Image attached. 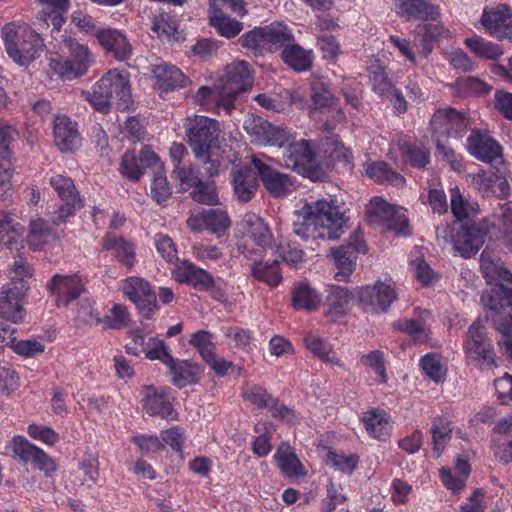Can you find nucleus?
<instances>
[{
  "label": "nucleus",
  "mask_w": 512,
  "mask_h": 512,
  "mask_svg": "<svg viewBox=\"0 0 512 512\" xmlns=\"http://www.w3.org/2000/svg\"><path fill=\"white\" fill-rule=\"evenodd\" d=\"M166 366L169 368L170 374L172 375V383L179 388L197 382L200 372V368L197 364L186 360L179 361L173 358V363L167 364Z\"/></svg>",
  "instance_id": "37"
},
{
  "label": "nucleus",
  "mask_w": 512,
  "mask_h": 512,
  "mask_svg": "<svg viewBox=\"0 0 512 512\" xmlns=\"http://www.w3.org/2000/svg\"><path fill=\"white\" fill-rule=\"evenodd\" d=\"M244 129L251 135L252 140L259 144L284 147L289 135L285 129L273 126L259 116H249L244 121Z\"/></svg>",
  "instance_id": "15"
},
{
  "label": "nucleus",
  "mask_w": 512,
  "mask_h": 512,
  "mask_svg": "<svg viewBox=\"0 0 512 512\" xmlns=\"http://www.w3.org/2000/svg\"><path fill=\"white\" fill-rule=\"evenodd\" d=\"M327 461L341 472L352 473L358 465L359 458L353 454L345 455L343 453L329 451L327 453Z\"/></svg>",
  "instance_id": "62"
},
{
  "label": "nucleus",
  "mask_w": 512,
  "mask_h": 512,
  "mask_svg": "<svg viewBox=\"0 0 512 512\" xmlns=\"http://www.w3.org/2000/svg\"><path fill=\"white\" fill-rule=\"evenodd\" d=\"M347 223L334 201L318 200L294 212L293 232L304 240H337Z\"/></svg>",
  "instance_id": "1"
},
{
  "label": "nucleus",
  "mask_w": 512,
  "mask_h": 512,
  "mask_svg": "<svg viewBox=\"0 0 512 512\" xmlns=\"http://www.w3.org/2000/svg\"><path fill=\"white\" fill-rule=\"evenodd\" d=\"M485 320L502 335L499 345L503 354L512 360V289L498 285L482 296Z\"/></svg>",
  "instance_id": "3"
},
{
  "label": "nucleus",
  "mask_w": 512,
  "mask_h": 512,
  "mask_svg": "<svg viewBox=\"0 0 512 512\" xmlns=\"http://www.w3.org/2000/svg\"><path fill=\"white\" fill-rule=\"evenodd\" d=\"M176 280L190 284L199 291H208L214 286V278L211 274L188 261H183L178 267Z\"/></svg>",
  "instance_id": "30"
},
{
  "label": "nucleus",
  "mask_w": 512,
  "mask_h": 512,
  "mask_svg": "<svg viewBox=\"0 0 512 512\" xmlns=\"http://www.w3.org/2000/svg\"><path fill=\"white\" fill-rule=\"evenodd\" d=\"M481 272L488 284L494 283L493 287L484 291L481 297L493 291L498 285L508 286L512 289V273L504 266L499 255L490 248H485L480 256Z\"/></svg>",
  "instance_id": "17"
},
{
  "label": "nucleus",
  "mask_w": 512,
  "mask_h": 512,
  "mask_svg": "<svg viewBox=\"0 0 512 512\" xmlns=\"http://www.w3.org/2000/svg\"><path fill=\"white\" fill-rule=\"evenodd\" d=\"M53 237V228L46 220L36 219L30 222L28 244L33 250L41 249Z\"/></svg>",
  "instance_id": "47"
},
{
  "label": "nucleus",
  "mask_w": 512,
  "mask_h": 512,
  "mask_svg": "<svg viewBox=\"0 0 512 512\" xmlns=\"http://www.w3.org/2000/svg\"><path fill=\"white\" fill-rule=\"evenodd\" d=\"M395 12L407 21L432 20L440 16L439 7L425 0H393Z\"/></svg>",
  "instance_id": "25"
},
{
  "label": "nucleus",
  "mask_w": 512,
  "mask_h": 512,
  "mask_svg": "<svg viewBox=\"0 0 512 512\" xmlns=\"http://www.w3.org/2000/svg\"><path fill=\"white\" fill-rule=\"evenodd\" d=\"M129 314L127 308L123 305H115L110 310V314L103 318H96V324H103L106 329H122L129 323Z\"/></svg>",
  "instance_id": "54"
},
{
  "label": "nucleus",
  "mask_w": 512,
  "mask_h": 512,
  "mask_svg": "<svg viewBox=\"0 0 512 512\" xmlns=\"http://www.w3.org/2000/svg\"><path fill=\"white\" fill-rule=\"evenodd\" d=\"M143 408L150 416H159L165 420H176L178 413L173 407V397L165 390L155 386H144L141 390Z\"/></svg>",
  "instance_id": "16"
},
{
  "label": "nucleus",
  "mask_w": 512,
  "mask_h": 512,
  "mask_svg": "<svg viewBox=\"0 0 512 512\" xmlns=\"http://www.w3.org/2000/svg\"><path fill=\"white\" fill-rule=\"evenodd\" d=\"M123 291L130 300H136L154 292L147 281L137 277L128 278L125 281Z\"/></svg>",
  "instance_id": "63"
},
{
  "label": "nucleus",
  "mask_w": 512,
  "mask_h": 512,
  "mask_svg": "<svg viewBox=\"0 0 512 512\" xmlns=\"http://www.w3.org/2000/svg\"><path fill=\"white\" fill-rule=\"evenodd\" d=\"M8 342L11 343L14 352L26 357H34L44 351V345L41 342L32 339L16 341L13 332L9 334Z\"/></svg>",
  "instance_id": "60"
},
{
  "label": "nucleus",
  "mask_w": 512,
  "mask_h": 512,
  "mask_svg": "<svg viewBox=\"0 0 512 512\" xmlns=\"http://www.w3.org/2000/svg\"><path fill=\"white\" fill-rule=\"evenodd\" d=\"M151 197L158 203L163 204L172 195L171 188L168 184L165 170H160L159 173H155L152 176L150 185Z\"/></svg>",
  "instance_id": "56"
},
{
  "label": "nucleus",
  "mask_w": 512,
  "mask_h": 512,
  "mask_svg": "<svg viewBox=\"0 0 512 512\" xmlns=\"http://www.w3.org/2000/svg\"><path fill=\"white\" fill-rule=\"evenodd\" d=\"M184 128L187 144L198 165H202L201 175L216 176L219 173L220 162L214 158V149L219 147V123L206 116L194 115L185 120Z\"/></svg>",
  "instance_id": "2"
},
{
  "label": "nucleus",
  "mask_w": 512,
  "mask_h": 512,
  "mask_svg": "<svg viewBox=\"0 0 512 512\" xmlns=\"http://www.w3.org/2000/svg\"><path fill=\"white\" fill-rule=\"evenodd\" d=\"M1 38L9 58L19 66L30 65L45 48L42 37L26 24H5L1 29Z\"/></svg>",
  "instance_id": "4"
},
{
  "label": "nucleus",
  "mask_w": 512,
  "mask_h": 512,
  "mask_svg": "<svg viewBox=\"0 0 512 512\" xmlns=\"http://www.w3.org/2000/svg\"><path fill=\"white\" fill-rule=\"evenodd\" d=\"M245 234L261 249L271 248L273 235L265 221L255 215L248 214L244 218Z\"/></svg>",
  "instance_id": "33"
},
{
  "label": "nucleus",
  "mask_w": 512,
  "mask_h": 512,
  "mask_svg": "<svg viewBox=\"0 0 512 512\" xmlns=\"http://www.w3.org/2000/svg\"><path fill=\"white\" fill-rule=\"evenodd\" d=\"M366 430L374 438L385 441L390 436L391 425L386 418L385 412L371 411L363 417Z\"/></svg>",
  "instance_id": "44"
},
{
  "label": "nucleus",
  "mask_w": 512,
  "mask_h": 512,
  "mask_svg": "<svg viewBox=\"0 0 512 512\" xmlns=\"http://www.w3.org/2000/svg\"><path fill=\"white\" fill-rule=\"evenodd\" d=\"M18 134L13 126L0 124V161L11 160L13 155L11 144L16 140Z\"/></svg>",
  "instance_id": "61"
},
{
  "label": "nucleus",
  "mask_w": 512,
  "mask_h": 512,
  "mask_svg": "<svg viewBox=\"0 0 512 512\" xmlns=\"http://www.w3.org/2000/svg\"><path fill=\"white\" fill-rule=\"evenodd\" d=\"M221 81V87L224 90L223 108L229 112L233 107L236 96L252 87L253 78L249 65L244 61L228 64Z\"/></svg>",
  "instance_id": "9"
},
{
  "label": "nucleus",
  "mask_w": 512,
  "mask_h": 512,
  "mask_svg": "<svg viewBox=\"0 0 512 512\" xmlns=\"http://www.w3.org/2000/svg\"><path fill=\"white\" fill-rule=\"evenodd\" d=\"M465 352L467 357L481 369H490L496 366V354L492 341L487 336L486 327L480 319L473 322L468 329Z\"/></svg>",
  "instance_id": "7"
},
{
  "label": "nucleus",
  "mask_w": 512,
  "mask_h": 512,
  "mask_svg": "<svg viewBox=\"0 0 512 512\" xmlns=\"http://www.w3.org/2000/svg\"><path fill=\"white\" fill-rule=\"evenodd\" d=\"M279 259H274L271 263L269 262H254L251 265L252 276L267 284L268 286L275 288L282 281V275L278 268Z\"/></svg>",
  "instance_id": "42"
},
{
  "label": "nucleus",
  "mask_w": 512,
  "mask_h": 512,
  "mask_svg": "<svg viewBox=\"0 0 512 512\" xmlns=\"http://www.w3.org/2000/svg\"><path fill=\"white\" fill-rule=\"evenodd\" d=\"M433 438V450L436 456L439 457L445 445L451 439L452 427L449 422H444L441 418H436L433 421L431 428Z\"/></svg>",
  "instance_id": "53"
},
{
  "label": "nucleus",
  "mask_w": 512,
  "mask_h": 512,
  "mask_svg": "<svg viewBox=\"0 0 512 512\" xmlns=\"http://www.w3.org/2000/svg\"><path fill=\"white\" fill-rule=\"evenodd\" d=\"M54 142L62 153L74 152L80 145L77 124L66 116L54 120Z\"/></svg>",
  "instance_id": "26"
},
{
  "label": "nucleus",
  "mask_w": 512,
  "mask_h": 512,
  "mask_svg": "<svg viewBox=\"0 0 512 512\" xmlns=\"http://www.w3.org/2000/svg\"><path fill=\"white\" fill-rule=\"evenodd\" d=\"M280 470L289 477L303 476L306 472L293 448L286 442L281 443L274 456Z\"/></svg>",
  "instance_id": "36"
},
{
  "label": "nucleus",
  "mask_w": 512,
  "mask_h": 512,
  "mask_svg": "<svg viewBox=\"0 0 512 512\" xmlns=\"http://www.w3.org/2000/svg\"><path fill=\"white\" fill-rule=\"evenodd\" d=\"M465 44L475 55L481 58L496 60L503 54V50L499 45L488 42L478 36L465 39Z\"/></svg>",
  "instance_id": "50"
},
{
  "label": "nucleus",
  "mask_w": 512,
  "mask_h": 512,
  "mask_svg": "<svg viewBox=\"0 0 512 512\" xmlns=\"http://www.w3.org/2000/svg\"><path fill=\"white\" fill-rule=\"evenodd\" d=\"M264 29L265 26L258 27L243 34L239 39L241 45L244 48L253 51L255 55L262 53V51L267 47Z\"/></svg>",
  "instance_id": "58"
},
{
  "label": "nucleus",
  "mask_w": 512,
  "mask_h": 512,
  "mask_svg": "<svg viewBox=\"0 0 512 512\" xmlns=\"http://www.w3.org/2000/svg\"><path fill=\"white\" fill-rule=\"evenodd\" d=\"M96 38L99 44L109 52H112L118 60H126L132 53V48L127 38L117 29L106 28L98 30Z\"/></svg>",
  "instance_id": "28"
},
{
  "label": "nucleus",
  "mask_w": 512,
  "mask_h": 512,
  "mask_svg": "<svg viewBox=\"0 0 512 512\" xmlns=\"http://www.w3.org/2000/svg\"><path fill=\"white\" fill-rule=\"evenodd\" d=\"M287 147L283 153V161L287 168L292 169L300 175L312 177L316 172V154L307 140L286 143Z\"/></svg>",
  "instance_id": "14"
},
{
  "label": "nucleus",
  "mask_w": 512,
  "mask_h": 512,
  "mask_svg": "<svg viewBox=\"0 0 512 512\" xmlns=\"http://www.w3.org/2000/svg\"><path fill=\"white\" fill-rule=\"evenodd\" d=\"M143 351H145L146 358L150 360H159L164 365L173 363V357L167 351L163 340L155 337L150 338L146 344V348H143Z\"/></svg>",
  "instance_id": "59"
},
{
  "label": "nucleus",
  "mask_w": 512,
  "mask_h": 512,
  "mask_svg": "<svg viewBox=\"0 0 512 512\" xmlns=\"http://www.w3.org/2000/svg\"><path fill=\"white\" fill-rule=\"evenodd\" d=\"M331 252L338 270L335 273V279L346 281L355 269L358 254L366 252V244L362 239L356 237L354 242L341 245L332 249Z\"/></svg>",
  "instance_id": "20"
},
{
  "label": "nucleus",
  "mask_w": 512,
  "mask_h": 512,
  "mask_svg": "<svg viewBox=\"0 0 512 512\" xmlns=\"http://www.w3.org/2000/svg\"><path fill=\"white\" fill-rule=\"evenodd\" d=\"M283 62L296 72L310 70L313 63V54L311 50H306L295 40L281 51Z\"/></svg>",
  "instance_id": "35"
},
{
  "label": "nucleus",
  "mask_w": 512,
  "mask_h": 512,
  "mask_svg": "<svg viewBox=\"0 0 512 512\" xmlns=\"http://www.w3.org/2000/svg\"><path fill=\"white\" fill-rule=\"evenodd\" d=\"M320 302L319 295L308 284L300 283L292 290V306L294 309L313 311L318 308Z\"/></svg>",
  "instance_id": "43"
},
{
  "label": "nucleus",
  "mask_w": 512,
  "mask_h": 512,
  "mask_svg": "<svg viewBox=\"0 0 512 512\" xmlns=\"http://www.w3.org/2000/svg\"><path fill=\"white\" fill-rule=\"evenodd\" d=\"M49 184L63 202L58 210L54 212L52 218L55 225H60L64 223L67 218L74 215L76 210L83 207V201L80 198L74 181L70 177L56 174L51 176Z\"/></svg>",
  "instance_id": "8"
},
{
  "label": "nucleus",
  "mask_w": 512,
  "mask_h": 512,
  "mask_svg": "<svg viewBox=\"0 0 512 512\" xmlns=\"http://www.w3.org/2000/svg\"><path fill=\"white\" fill-rule=\"evenodd\" d=\"M103 249L113 251L115 258L126 268L131 269L135 264V246L121 236L106 234L103 238Z\"/></svg>",
  "instance_id": "32"
},
{
  "label": "nucleus",
  "mask_w": 512,
  "mask_h": 512,
  "mask_svg": "<svg viewBox=\"0 0 512 512\" xmlns=\"http://www.w3.org/2000/svg\"><path fill=\"white\" fill-rule=\"evenodd\" d=\"M481 23L490 35L498 39L512 36V10L507 5L484 9Z\"/></svg>",
  "instance_id": "22"
},
{
  "label": "nucleus",
  "mask_w": 512,
  "mask_h": 512,
  "mask_svg": "<svg viewBox=\"0 0 512 512\" xmlns=\"http://www.w3.org/2000/svg\"><path fill=\"white\" fill-rule=\"evenodd\" d=\"M311 99L318 108H326L334 105L335 96L330 89V84L324 78H314L311 82Z\"/></svg>",
  "instance_id": "49"
},
{
  "label": "nucleus",
  "mask_w": 512,
  "mask_h": 512,
  "mask_svg": "<svg viewBox=\"0 0 512 512\" xmlns=\"http://www.w3.org/2000/svg\"><path fill=\"white\" fill-rule=\"evenodd\" d=\"M420 365L424 373L436 383L445 380L447 369L441 364L437 354L429 353L423 356Z\"/></svg>",
  "instance_id": "55"
},
{
  "label": "nucleus",
  "mask_w": 512,
  "mask_h": 512,
  "mask_svg": "<svg viewBox=\"0 0 512 512\" xmlns=\"http://www.w3.org/2000/svg\"><path fill=\"white\" fill-rule=\"evenodd\" d=\"M243 397L258 406L267 408L275 404V398L260 386H253L243 393Z\"/></svg>",
  "instance_id": "64"
},
{
  "label": "nucleus",
  "mask_w": 512,
  "mask_h": 512,
  "mask_svg": "<svg viewBox=\"0 0 512 512\" xmlns=\"http://www.w3.org/2000/svg\"><path fill=\"white\" fill-rule=\"evenodd\" d=\"M209 21L210 25L226 38L237 36L243 29L241 22L226 16L223 11H212V14H209Z\"/></svg>",
  "instance_id": "46"
},
{
  "label": "nucleus",
  "mask_w": 512,
  "mask_h": 512,
  "mask_svg": "<svg viewBox=\"0 0 512 512\" xmlns=\"http://www.w3.org/2000/svg\"><path fill=\"white\" fill-rule=\"evenodd\" d=\"M487 229L477 222L462 224L454 238L455 250L465 258L475 255L483 246Z\"/></svg>",
  "instance_id": "18"
},
{
  "label": "nucleus",
  "mask_w": 512,
  "mask_h": 512,
  "mask_svg": "<svg viewBox=\"0 0 512 512\" xmlns=\"http://www.w3.org/2000/svg\"><path fill=\"white\" fill-rule=\"evenodd\" d=\"M469 152L477 159L492 164L501 159V147L498 143L480 132H473L467 139Z\"/></svg>",
  "instance_id": "27"
},
{
  "label": "nucleus",
  "mask_w": 512,
  "mask_h": 512,
  "mask_svg": "<svg viewBox=\"0 0 512 512\" xmlns=\"http://www.w3.org/2000/svg\"><path fill=\"white\" fill-rule=\"evenodd\" d=\"M436 129L442 130L449 136H457L467 129L468 121L464 114L452 108L439 109L432 118Z\"/></svg>",
  "instance_id": "29"
},
{
  "label": "nucleus",
  "mask_w": 512,
  "mask_h": 512,
  "mask_svg": "<svg viewBox=\"0 0 512 512\" xmlns=\"http://www.w3.org/2000/svg\"><path fill=\"white\" fill-rule=\"evenodd\" d=\"M47 290L56 296L57 305H68L77 299L83 291L81 280L75 275L56 274L47 283Z\"/></svg>",
  "instance_id": "24"
},
{
  "label": "nucleus",
  "mask_w": 512,
  "mask_h": 512,
  "mask_svg": "<svg viewBox=\"0 0 512 512\" xmlns=\"http://www.w3.org/2000/svg\"><path fill=\"white\" fill-rule=\"evenodd\" d=\"M305 347L311 351L316 357H318L321 361L336 365L341 368L344 367L341 360L336 356V353L333 351L332 346L324 341L323 339L316 337L315 335H307L304 337Z\"/></svg>",
  "instance_id": "41"
},
{
  "label": "nucleus",
  "mask_w": 512,
  "mask_h": 512,
  "mask_svg": "<svg viewBox=\"0 0 512 512\" xmlns=\"http://www.w3.org/2000/svg\"><path fill=\"white\" fill-rule=\"evenodd\" d=\"M156 85L163 92L183 88L188 83V78L174 65L159 64L152 69Z\"/></svg>",
  "instance_id": "31"
},
{
  "label": "nucleus",
  "mask_w": 512,
  "mask_h": 512,
  "mask_svg": "<svg viewBox=\"0 0 512 512\" xmlns=\"http://www.w3.org/2000/svg\"><path fill=\"white\" fill-rule=\"evenodd\" d=\"M366 175L380 183L388 182L392 185H401L405 182L402 175L392 170L387 163L383 161L374 162L366 167Z\"/></svg>",
  "instance_id": "45"
},
{
  "label": "nucleus",
  "mask_w": 512,
  "mask_h": 512,
  "mask_svg": "<svg viewBox=\"0 0 512 512\" xmlns=\"http://www.w3.org/2000/svg\"><path fill=\"white\" fill-rule=\"evenodd\" d=\"M223 91L224 90L221 85L216 86L215 88L202 86L198 89L195 95V101L205 109H210L213 105L223 107Z\"/></svg>",
  "instance_id": "57"
},
{
  "label": "nucleus",
  "mask_w": 512,
  "mask_h": 512,
  "mask_svg": "<svg viewBox=\"0 0 512 512\" xmlns=\"http://www.w3.org/2000/svg\"><path fill=\"white\" fill-rule=\"evenodd\" d=\"M368 221L373 225L386 226L388 230L405 233L408 219L402 209L387 203L380 197H374L366 210Z\"/></svg>",
  "instance_id": "13"
},
{
  "label": "nucleus",
  "mask_w": 512,
  "mask_h": 512,
  "mask_svg": "<svg viewBox=\"0 0 512 512\" xmlns=\"http://www.w3.org/2000/svg\"><path fill=\"white\" fill-rule=\"evenodd\" d=\"M266 190L274 197L287 195L293 185L291 178L254 156L251 161Z\"/></svg>",
  "instance_id": "21"
},
{
  "label": "nucleus",
  "mask_w": 512,
  "mask_h": 512,
  "mask_svg": "<svg viewBox=\"0 0 512 512\" xmlns=\"http://www.w3.org/2000/svg\"><path fill=\"white\" fill-rule=\"evenodd\" d=\"M208 230L220 237L226 233L231 225L230 218L222 208L205 210Z\"/></svg>",
  "instance_id": "52"
},
{
  "label": "nucleus",
  "mask_w": 512,
  "mask_h": 512,
  "mask_svg": "<svg viewBox=\"0 0 512 512\" xmlns=\"http://www.w3.org/2000/svg\"><path fill=\"white\" fill-rule=\"evenodd\" d=\"M233 190L238 201L249 202L258 187L256 173L251 169H239L233 173Z\"/></svg>",
  "instance_id": "34"
},
{
  "label": "nucleus",
  "mask_w": 512,
  "mask_h": 512,
  "mask_svg": "<svg viewBox=\"0 0 512 512\" xmlns=\"http://www.w3.org/2000/svg\"><path fill=\"white\" fill-rule=\"evenodd\" d=\"M369 79L373 90L383 98H390L394 91V86L388 79L385 68L378 63L369 67Z\"/></svg>",
  "instance_id": "48"
},
{
  "label": "nucleus",
  "mask_w": 512,
  "mask_h": 512,
  "mask_svg": "<svg viewBox=\"0 0 512 512\" xmlns=\"http://www.w3.org/2000/svg\"><path fill=\"white\" fill-rule=\"evenodd\" d=\"M12 450L25 462H32L39 470L50 473L56 464L42 449L31 444L25 437L17 436L12 441Z\"/></svg>",
  "instance_id": "23"
},
{
  "label": "nucleus",
  "mask_w": 512,
  "mask_h": 512,
  "mask_svg": "<svg viewBox=\"0 0 512 512\" xmlns=\"http://www.w3.org/2000/svg\"><path fill=\"white\" fill-rule=\"evenodd\" d=\"M0 247L8 250L19 251L23 246L22 228L14 223L12 218L0 219Z\"/></svg>",
  "instance_id": "39"
},
{
  "label": "nucleus",
  "mask_w": 512,
  "mask_h": 512,
  "mask_svg": "<svg viewBox=\"0 0 512 512\" xmlns=\"http://www.w3.org/2000/svg\"><path fill=\"white\" fill-rule=\"evenodd\" d=\"M202 165L197 170L193 168L184 169L176 167L174 174L182 185L192 188L191 198L203 205H220L217 189L213 182L203 181L206 177L201 175Z\"/></svg>",
  "instance_id": "10"
},
{
  "label": "nucleus",
  "mask_w": 512,
  "mask_h": 512,
  "mask_svg": "<svg viewBox=\"0 0 512 512\" xmlns=\"http://www.w3.org/2000/svg\"><path fill=\"white\" fill-rule=\"evenodd\" d=\"M87 100L95 110L103 113L108 112L112 105L119 110L127 109L131 101L127 77L117 70H110L94 85Z\"/></svg>",
  "instance_id": "5"
},
{
  "label": "nucleus",
  "mask_w": 512,
  "mask_h": 512,
  "mask_svg": "<svg viewBox=\"0 0 512 512\" xmlns=\"http://www.w3.org/2000/svg\"><path fill=\"white\" fill-rule=\"evenodd\" d=\"M264 31L270 51L285 50L295 40L291 30L281 22L265 26Z\"/></svg>",
  "instance_id": "38"
},
{
  "label": "nucleus",
  "mask_w": 512,
  "mask_h": 512,
  "mask_svg": "<svg viewBox=\"0 0 512 512\" xmlns=\"http://www.w3.org/2000/svg\"><path fill=\"white\" fill-rule=\"evenodd\" d=\"M351 299L352 294L348 289L340 286H330L326 296V304L329 307L327 315L333 319L343 316Z\"/></svg>",
  "instance_id": "40"
},
{
  "label": "nucleus",
  "mask_w": 512,
  "mask_h": 512,
  "mask_svg": "<svg viewBox=\"0 0 512 512\" xmlns=\"http://www.w3.org/2000/svg\"><path fill=\"white\" fill-rule=\"evenodd\" d=\"M28 290L24 279H12L0 289V317L18 323L23 320L24 298Z\"/></svg>",
  "instance_id": "12"
},
{
  "label": "nucleus",
  "mask_w": 512,
  "mask_h": 512,
  "mask_svg": "<svg viewBox=\"0 0 512 512\" xmlns=\"http://www.w3.org/2000/svg\"><path fill=\"white\" fill-rule=\"evenodd\" d=\"M164 166L160 158L151 150L150 147L144 146L137 156L132 151H127L122 156L120 163V173L131 181H137L139 178L151 172V174L159 173Z\"/></svg>",
  "instance_id": "11"
},
{
  "label": "nucleus",
  "mask_w": 512,
  "mask_h": 512,
  "mask_svg": "<svg viewBox=\"0 0 512 512\" xmlns=\"http://www.w3.org/2000/svg\"><path fill=\"white\" fill-rule=\"evenodd\" d=\"M416 32L422 46V52L424 56H427L432 51V43L445 32V29L440 24H419L416 27Z\"/></svg>",
  "instance_id": "51"
},
{
  "label": "nucleus",
  "mask_w": 512,
  "mask_h": 512,
  "mask_svg": "<svg viewBox=\"0 0 512 512\" xmlns=\"http://www.w3.org/2000/svg\"><path fill=\"white\" fill-rule=\"evenodd\" d=\"M63 43L68 56L65 58L62 56L50 58L49 66L51 70L60 77L67 79L83 75L91 61L88 48L71 37H66Z\"/></svg>",
  "instance_id": "6"
},
{
  "label": "nucleus",
  "mask_w": 512,
  "mask_h": 512,
  "mask_svg": "<svg viewBox=\"0 0 512 512\" xmlns=\"http://www.w3.org/2000/svg\"><path fill=\"white\" fill-rule=\"evenodd\" d=\"M395 299L396 292L391 283L376 282L359 292V301L363 308L373 312H386Z\"/></svg>",
  "instance_id": "19"
}]
</instances>
